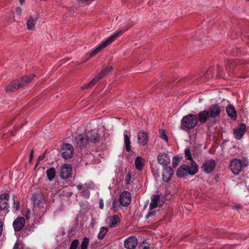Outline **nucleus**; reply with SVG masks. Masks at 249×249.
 Returning a JSON list of instances; mask_svg holds the SVG:
<instances>
[{"label":"nucleus","mask_w":249,"mask_h":249,"mask_svg":"<svg viewBox=\"0 0 249 249\" xmlns=\"http://www.w3.org/2000/svg\"><path fill=\"white\" fill-rule=\"evenodd\" d=\"M138 143L143 146L145 145L148 141V135L146 132L143 131H141L138 133Z\"/></svg>","instance_id":"nucleus-17"},{"label":"nucleus","mask_w":249,"mask_h":249,"mask_svg":"<svg viewBox=\"0 0 249 249\" xmlns=\"http://www.w3.org/2000/svg\"><path fill=\"white\" fill-rule=\"evenodd\" d=\"M77 190L82 197L89 198L90 196L89 190L94 188L93 182L86 183L85 184H78L76 186Z\"/></svg>","instance_id":"nucleus-7"},{"label":"nucleus","mask_w":249,"mask_h":249,"mask_svg":"<svg viewBox=\"0 0 249 249\" xmlns=\"http://www.w3.org/2000/svg\"><path fill=\"white\" fill-rule=\"evenodd\" d=\"M71 176L70 172H60V176L62 179H67Z\"/></svg>","instance_id":"nucleus-42"},{"label":"nucleus","mask_w":249,"mask_h":249,"mask_svg":"<svg viewBox=\"0 0 249 249\" xmlns=\"http://www.w3.org/2000/svg\"><path fill=\"white\" fill-rule=\"evenodd\" d=\"M74 142L79 148H85L89 142L86 132L77 135L74 139Z\"/></svg>","instance_id":"nucleus-9"},{"label":"nucleus","mask_w":249,"mask_h":249,"mask_svg":"<svg viewBox=\"0 0 249 249\" xmlns=\"http://www.w3.org/2000/svg\"><path fill=\"white\" fill-rule=\"evenodd\" d=\"M89 244V239L87 237H85L81 243L80 249H87Z\"/></svg>","instance_id":"nucleus-35"},{"label":"nucleus","mask_w":249,"mask_h":249,"mask_svg":"<svg viewBox=\"0 0 249 249\" xmlns=\"http://www.w3.org/2000/svg\"><path fill=\"white\" fill-rule=\"evenodd\" d=\"M48 179L52 181L55 176V172H47Z\"/></svg>","instance_id":"nucleus-43"},{"label":"nucleus","mask_w":249,"mask_h":249,"mask_svg":"<svg viewBox=\"0 0 249 249\" xmlns=\"http://www.w3.org/2000/svg\"><path fill=\"white\" fill-rule=\"evenodd\" d=\"M209 113L211 118H214L220 115L221 112V107L218 104L212 105L209 108Z\"/></svg>","instance_id":"nucleus-15"},{"label":"nucleus","mask_w":249,"mask_h":249,"mask_svg":"<svg viewBox=\"0 0 249 249\" xmlns=\"http://www.w3.org/2000/svg\"><path fill=\"white\" fill-rule=\"evenodd\" d=\"M99 207L101 209H103V207H104V203H103V201L102 200H101L100 201V204H99Z\"/></svg>","instance_id":"nucleus-51"},{"label":"nucleus","mask_w":249,"mask_h":249,"mask_svg":"<svg viewBox=\"0 0 249 249\" xmlns=\"http://www.w3.org/2000/svg\"><path fill=\"white\" fill-rule=\"evenodd\" d=\"M131 199V194L127 191H124L120 195V202L124 206H126L129 204Z\"/></svg>","instance_id":"nucleus-12"},{"label":"nucleus","mask_w":249,"mask_h":249,"mask_svg":"<svg viewBox=\"0 0 249 249\" xmlns=\"http://www.w3.org/2000/svg\"><path fill=\"white\" fill-rule=\"evenodd\" d=\"M36 18H34L32 17H29L27 18V29L28 30H33L35 26Z\"/></svg>","instance_id":"nucleus-26"},{"label":"nucleus","mask_w":249,"mask_h":249,"mask_svg":"<svg viewBox=\"0 0 249 249\" xmlns=\"http://www.w3.org/2000/svg\"><path fill=\"white\" fill-rule=\"evenodd\" d=\"M25 219L23 217H17L13 222V226L16 231H20L24 226Z\"/></svg>","instance_id":"nucleus-14"},{"label":"nucleus","mask_w":249,"mask_h":249,"mask_svg":"<svg viewBox=\"0 0 249 249\" xmlns=\"http://www.w3.org/2000/svg\"><path fill=\"white\" fill-rule=\"evenodd\" d=\"M184 153H185V155L186 160H193V159L192 158V154L191 153V151L189 148H188L185 149Z\"/></svg>","instance_id":"nucleus-36"},{"label":"nucleus","mask_w":249,"mask_h":249,"mask_svg":"<svg viewBox=\"0 0 249 249\" xmlns=\"http://www.w3.org/2000/svg\"><path fill=\"white\" fill-rule=\"evenodd\" d=\"M189 165L183 164L179 166L177 171H189Z\"/></svg>","instance_id":"nucleus-40"},{"label":"nucleus","mask_w":249,"mask_h":249,"mask_svg":"<svg viewBox=\"0 0 249 249\" xmlns=\"http://www.w3.org/2000/svg\"><path fill=\"white\" fill-rule=\"evenodd\" d=\"M135 164L138 170H142L144 165V160L140 157H137L135 160Z\"/></svg>","instance_id":"nucleus-28"},{"label":"nucleus","mask_w":249,"mask_h":249,"mask_svg":"<svg viewBox=\"0 0 249 249\" xmlns=\"http://www.w3.org/2000/svg\"><path fill=\"white\" fill-rule=\"evenodd\" d=\"M160 137L165 140L166 142L168 141V137L165 133V132L164 131H161L160 132Z\"/></svg>","instance_id":"nucleus-44"},{"label":"nucleus","mask_w":249,"mask_h":249,"mask_svg":"<svg viewBox=\"0 0 249 249\" xmlns=\"http://www.w3.org/2000/svg\"><path fill=\"white\" fill-rule=\"evenodd\" d=\"M34 204V211L37 213L39 216L43 215L46 212L44 196L41 194L34 195L31 198Z\"/></svg>","instance_id":"nucleus-2"},{"label":"nucleus","mask_w":249,"mask_h":249,"mask_svg":"<svg viewBox=\"0 0 249 249\" xmlns=\"http://www.w3.org/2000/svg\"><path fill=\"white\" fill-rule=\"evenodd\" d=\"M138 245V240L135 236H131L125 239L124 247L127 249H134Z\"/></svg>","instance_id":"nucleus-11"},{"label":"nucleus","mask_w":249,"mask_h":249,"mask_svg":"<svg viewBox=\"0 0 249 249\" xmlns=\"http://www.w3.org/2000/svg\"><path fill=\"white\" fill-rule=\"evenodd\" d=\"M79 245V241L78 240H73L70 246V249H76Z\"/></svg>","instance_id":"nucleus-41"},{"label":"nucleus","mask_w":249,"mask_h":249,"mask_svg":"<svg viewBox=\"0 0 249 249\" xmlns=\"http://www.w3.org/2000/svg\"><path fill=\"white\" fill-rule=\"evenodd\" d=\"M159 173H161L162 179L164 182L168 181L171 178V172H154L153 176L156 179L160 177Z\"/></svg>","instance_id":"nucleus-21"},{"label":"nucleus","mask_w":249,"mask_h":249,"mask_svg":"<svg viewBox=\"0 0 249 249\" xmlns=\"http://www.w3.org/2000/svg\"><path fill=\"white\" fill-rule=\"evenodd\" d=\"M198 124L197 115L189 114L184 116L181 120L180 128L181 130L188 131L194 129Z\"/></svg>","instance_id":"nucleus-3"},{"label":"nucleus","mask_w":249,"mask_h":249,"mask_svg":"<svg viewBox=\"0 0 249 249\" xmlns=\"http://www.w3.org/2000/svg\"><path fill=\"white\" fill-rule=\"evenodd\" d=\"M236 64L235 61L233 60H229L226 63V69L229 70L231 69Z\"/></svg>","instance_id":"nucleus-39"},{"label":"nucleus","mask_w":249,"mask_h":249,"mask_svg":"<svg viewBox=\"0 0 249 249\" xmlns=\"http://www.w3.org/2000/svg\"><path fill=\"white\" fill-rule=\"evenodd\" d=\"M49 164L47 162L40 163L36 170L40 171H55V169L53 167H50V166H48Z\"/></svg>","instance_id":"nucleus-25"},{"label":"nucleus","mask_w":249,"mask_h":249,"mask_svg":"<svg viewBox=\"0 0 249 249\" xmlns=\"http://www.w3.org/2000/svg\"><path fill=\"white\" fill-rule=\"evenodd\" d=\"M73 154L74 148L71 144L65 143L62 145L61 154L63 159L65 160L70 159L72 158Z\"/></svg>","instance_id":"nucleus-8"},{"label":"nucleus","mask_w":249,"mask_h":249,"mask_svg":"<svg viewBox=\"0 0 249 249\" xmlns=\"http://www.w3.org/2000/svg\"><path fill=\"white\" fill-rule=\"evenodd\" d=\"M215 167V160H210L203 164L202 168L204 170V171H212Z\"/></svg>","instance_id":"nucleus-19"},{"label":"nucleus","mask_w":249,"mask_h":249,"mask_svg":"<svg viewBox=\"0 0 249 249\" xmlns=\"http://www.w3.org/2000/svg\"><path fill=\"white\" fill-rule=\"evenodd\" d=\"M112 69L113 68L111 66H107L105 69L101 71L98 75L101 78V79H102L110 73L112 71Z\"/></svg>","instance_id":"nucleus-29"},{"label":"nucleus","mask_w":249,"mask_h":249,"mask_svg":"<svg viewBox=\"0 0 249 249\" xmlns=\"http://www.w3.org/2000/svg\"><path fill=\"white\" fill-rule=\"evenodd\" d=\"M3 225L1 222H0V236L1 234V232L2 231Z\"/></svg>","instance_id":"nucleus-53"},{"label":"nucleus","mask_w":249,"mask_h":249,"mask_svg":"<svg viewBox=\"0 0 249 249\" xmlns=\"http://www.w3.org/2000/svg\"><path fill=\"white\" fill-rule=\"evenodd\" d=\"M123 32L119 31L114 33L112 36L108 37L105 41L102 42L95 49H94L89 54L90 57L96 55L98 53L100 52L102 49L106 48L109 45L112 41L115 40L119 36L123 34Z\"/></svg>","instance_id":"nucleus-5"},{"label":"nucleus","mask_w":249,"mask_h":249,"mask_svg":"<svg viewBox=\"0 0 249 249\" xmlns=\"http://www.w3.org/2000/svg\"><path fill=\"white\" fill-rule=\"evenodd\" d=\"M108 229L107 227H103L100 229L97 237L99 239H103L107 233Z\"/></svg>","instance_id":"nucleus-30"},{"label":"nucleus","mask_w":249,"mask_h":249,"mask_svg":"<svg viewBox=\"0 0 249 249\" xmlns=\"http://www.w3.org/2000/svg\"><path fill=\"white\" fill-rule=\"evenodd\" d=\"M89 142L94 143L99 142L101 140V137L98 134L97 130H92L88 132H86Z\"/></svg>","instance_id":"nucleus-10"},{"label":"nucleus","mask_w":249,"mask_h":249,"mask_svg":"<svg viewBox=\"0 0 249 249\" xmlns=\"http://www.w3.org/2000/svg\"><path fill=\"white\" fill-rule=\"evenodd\" d=\"M164 201L157 195H153L151 198V202L149 205V212L146 215V218H148L151 216H155L157 212L154 209L157 208H160L164 204Z\"/></svg>","instance_id":"nucleus-4"},{"label":"nucleus","mask_w":249,"mask_h":249,"mask_svg":"<svg viewBox=\"0 0 249 249\" xmlns=\"http://www.w3.org/2000/svg\"><path fill=\"white\" fill-rule=\"evenodd\" d=\"M134 178V172H127L125 176V180L127 184H130Z\"/></svg>","instance_id":"nucleus-32"},{"label":"nucleus","mask_w":249,"mask_h":249,"mask_svg":"<svg viewBox=\"0 0 249 249\" xmlns=\"http://www.w3.org/2000/svg\"><path fill=\"white\" fill-rule=\"evenodd\" d=\"M249 164V160L246 159L240 160L237 158L232 159L230 162L229 167L231 171H241Z\"/></svg>","instance_id":"nucleus-6"},{"label":"nucleus","mask_w":249,"mask_h":249,"mask_svg":"<svg viewBox=\"0 0 249 249\" xmlns=\"http://www.w3.org/2000/svg\"><path fill=\"white\" fill-rule=\"evenodd\" d=\"M182 158L178 156H174L172 159V167L173 168H176L179 164Z\"/></svg>","instance_id":"nucleus-31"},{"label":"nucleus","mask_w":249,"mask_h":249,"mask_svg":"<svg viewBox=\"0 0 249 249\" xmlns=\"http://www.w3.org/2000/svg\"><path fill=\"white\" fill-rule=\"evenodd\" d=\"M158 160L160 164L166 165L170 162V159L167 154L160 153L158 156Z\"/></svg>","instance_id":"nucleus-18"},{"label":"nucleus","mask_w":249,"mask_h":249,"mask_svg":"<svg viewBox=\"0 0 249 249\" xmlns=\"http://www.w3.org/2000/svg\"><path fill=\"white\" fill-rule=\"evenodd\" d=\"M72 166L70 164H64L61 167V171H71Z\"/></svg>","instance_id":"nucleus-38"},{"label":"nucleus","mask_w":249,"mask_h":249,"mask_svg":"<svg viewBox=\"0 0 249 249\" xmlns=\"http://www.w3.org/2000/svg\"><path fill=\"white\" fill-rule=\"evenodd\" d=\"M246 0V1H249V0Z\"/></svg>","instance_id":"nucleus-56"},{"label":"nucleus","mask_w":249,"mask_h":249,"mask_svg":"<svg viewBox=\"0 0 249 249\" xmlns=\"http://www.w3.org/2000/svg\"><path fill=\"white\" fill-rule=\"evenodd\" d=\"M24 1V0H19L20 3H22Z\"/></svg>","instance_id":"nucleus-55"},{"label":"nucleus","mask_w":249,"mask_h":249,"mask_svg":"<svg viewBox=\"0 0 249 249\" xmlns=\"http://www.w3.org/2000/svg\"><path fill=\"white\" fill-rule=\"evenodd\" d=\"M138 249H149V247L144 244L139 245Z\"/></svg>","instance_id":"nucleus-46"},{"label":"nucleus","mask_w":249,"mask_h":249,"mask_svg":"<svg viewBox=\"0 0 249 249\" xmlns=\"http://www.w3.org/2000/svg\"><path fill=\"white\" fill-rule=\"evenodd\" d=\"M35 77V74H31L13 80L8 84L5 89L6 93L13 92L18 89L28 85Z\"/></svg>","instance_id":"nucleus-1"},{"label":"nucleus","mask_w":249,"mask_h":249,"mask_svg":"<svg viewBox=\"0 0 249 249\" xmlns=\"http://www.w3.org/2000/svg\"><path fill=\"white\" fill-rule=\"evenodd\" d=\"M246 125L243 123H241L239 126L234 129L233 135L237 140H240L243 136L246 129Z\"/></svg>","instance_id":"nucleus-13"},{"label":"nucleus","mask_w":249,"mask_h":249,"mask_svg":"<svg viewBox=\"0 0 249 249\" xmlns=\"http://www.w3.org/2000/svg\"><path fill=\"white\" fill-rule=\"evenodd\" d=\"M196 172H177V175L179 178L184 177L188 175H194Z\"/></svg>","instance_id":"nucleus-37"},{"label":"nucleus","mask_w":249,"mask_h":249,"mask_svg":"<svg viewBox=\"0 0 249 249\" xmlns=\"http://www.w3.org/2000/svg\"><path fill=\"white\" fill-rule=\"evenodd\" d=\"M34 158V150H32L31 151L30 155H29V162L31 163Z\"/></svg>","instance_id":"nucleus-47"},{"label":"nucleus","mask_w":249,"mask_h":249,"mask_svg":"<svg viewBox=\"0 0 249 249\" xmlns=\"http://www.w3.org/2000/svg\"><path fill=\"white\" fill-rule=\"evenodd\" d=\"M226 112L228 116L234 120H235L237 117L236 111L232 105H229L226 108Z\"/></svg>","instance_id":"nucleus-24"},{"label":"nucleus","mask_w":249,"mask_h":249,"mask_svg":"<svg viewBox=\"0 0 249 249\" xmlns=\"http://www.w3.org/2000/svg\"><path fill=\"white\" fill-rule=\"evenodd\" d=\"M14 206L13 208L15 209L16 211L18 210L19 208V204L18 202L15 203V202H14Z\"/></svg>","instance_id":"nucleus-48"},{"label":"nucleus","mask_w":249,"mask_h":249,"mask_svg":"<svg viewBox=\"0 0 249 249\" xmlns=\"http://www.w3.org/2000/svg\"><path fill=\"white\" fill-rule=\"evenodd\" d=\"M31 211L30 210H28L26 212V213L25 215V217L27 219H29L30 217V214Z\"/></svg>","instance_id":"nucleus-49"},{"label":"nucleus","mask_w":249,"mask_h":249,"mask_svg":"<svg viewBox=\"0 0 249 249\" xmlns=\"http://www.w3.org/2000/svg\"><path fill=\"white\" fill-rule=\"evenodd\" d=\"M191 161V163L190 165H189V171H198V166H197L196 163L193 160Z\"/></svg>","instance_id":"nucleus-33"},{"label":"nucleus","mask_w":249,"mask_h":249,"mask_svg":"<svg viewBox=\"0 0 249 249\" xmlns=\"http://www.w3.org/2000/svg\"><path fill=\"white\" fill-rule=\"evenodd\" d=\"M197 116L198 117V122L199 121L202 124L206 123L210 117L209 111L207 110L199 112Z\"/></svg>","instance_id":"nucleus-16"},{"label":"nucleus","mask_w":249,"mask_h":249,"mask_svg":"<svg viewBox=\"0 0 249 249\" xmlns=\"http://www.w3.org/2000/svg\"><path fill=\"white\" fill-rule=\"evenodd\" d=\"M16 12L18 14H20L21 12V9L19 7H18L16 8Z\"/></svg>","instance_id":"nucleus-52"},{"label":"nucleus","mask_w":249,"mask_h":249,"mask_svg":"<svg viewBox=\"0 0 249 249\" xmlns=\"http://www.w3.org/2000/svg\"><path fill=\"white\" fill-rule=\"evenodd\" d=\"M112 208L114 211H116L118 208V202L116 200H114L112 204Z\"/></svg>","instance_id":"nucleus-45"},{"label":"nucleus","mask_w":249,"mask_h":249,"mask_svg":"<svg viewBox=\"0 0 249 249\" xmlns=\"http://www.w3.org/2000/svg\"><path fill=\"white\" fill-rule=\"evenodd\" d=\"M46 151H45V152L40 155L38 158H37V162H36V163L34 167V169H36V168L39 166L40 165V163H41V161H42L45 158V154H46Z\"/></svg>","instance_id":"nucleus-34"},{"label":"nucleus","mask_w":249,"mask_h":249,"mask_svg":"<svg viewBox=\"0 0 249 249\" xmlns=\"http://www.w3.org/2000/svg\"><path fill=\"white\" fill-rule=\"evenodd\" d=\"M100 79H101V78L99 76V75L95 77L88 84L85 85L84 86L82 87V89L84 90L86 89L91 88L96 83H97Z\"/></svg>","instance_id":"nucleus-27"},{"label":"nucleus","mask_w":249,"mask_h":249,"mask_svg":"<svg viewBox=\"0 0 249 249\" xmlns=\"http://www.w3.org/2000/svg\"><path fill=\"white\" fill-rule=\"evenodd\" d=\"M9 196L7 194H3L0 196V211L6 208Z\"/></svg>","instance_id":"nucleus-22"},{"label":"nucleus","mask_w":249,"mask_h":249,"mask_svg":"<svg viewBox=\"0 0 249 249\" xmlns=\"http://www.w3.org/2000/svg\"><path fill=\"white\" fill-rule=\"evenodd\" d=\"M13 249H19V244L18 243H16L13 247Z\"/></svg>","instance_id":"nucleus-50"},{"label":"nucleus","mask_w":249,"mask_h":249,"mask_svg":"<svg viewBox=\"0 0 249 249\" xmlns=\"http://www.w3.org/2000/svg\"><path fill=\"white\" fill-rule=\"evenodd\" d=\"M124 142L125 150L127 152H129L131 149L130 146V133L129 131L125 130L124 134Z\"/></svg>","instance_id":"nucleus-20"},{"label":"nucleus","mask_w":249,"mask_h":249,"mask_svg":"<svg viewBox=\"0 0 249 249\" xmlns=\"http://www.w3.org/2000/svg\"><path fill=\"white\" fill-rule=\"evenodd\" d=\"M108 220L109 227L110 228H114L120 223V218L118 215H115L108 217Z\"/></svg>","instance_id":"nucleus-23"},{"label":"nucleus","mask_w":249,"mask_h":249,"mask_svg":"<svg viewBox=\"0 0 249 249\" xmlns=\"http://www.w3.org/2000/svg\"><path fill=\"white\" fill-rule=\"evenodd\" d=\"M233 173H234V175H238V173H239V172H233Z\"/></svg>","instance_id":"nucleus-54"}]
</instances>
